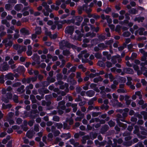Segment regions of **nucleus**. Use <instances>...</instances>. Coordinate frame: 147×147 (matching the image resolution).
Instances as JSON below:
<instances>
[{
	"instance_id": "38",
	"label": "nucleus",
	"mask_w": 147,
	"mask_h": 147,
	"mask_svg": "<svg viewBox=\"0 0 147 147\" xmlns=\"http://www.w3.org/2000/svg\"><path fill=\"white\" fill-rule=\"evenodd\" d=\"M55 125L57 127L58 129H61L63 127V125L61 123H57L55 124Z\"/></svg>"
},
{
	"instance_id": "46",
	"label": "nucleus",
	"mask_w": 147,
	"mask_h": 147,
	"mask_svg": "<svg viewBox=\"0 0 147 147\" xmlns=\"http://www.w3.org/2000/svg\"><path fill=\"white\" fill-rule=\"evenodd\" d=\"M118 84V82L116 81H114V84L111 86V88L112 89H115L117 85Z\"/></svg>"
},
{
	"instance_id": "18",
	"label": "nucleus",
	"mask_w": 147,
	"mask_h": 147,
	"mask_svg": "<svg viewBox=\"0 0 147 147\" xmlns=\"http://www.w3.org/2000/svg\"><path fill=\"white\" fill-rule=\"evenodd\" d=\"M86 94L88 96L92 97L94 95V92L92 90H90L87 91L86 92Z\"/></svg>"
},
{
	"instance_id": "52",
	"label": "nucleus",
	"mask_w": 147,
	"mask_h": 147,
	"mask_svg": "<svg viewBox=\"0 0 147 147\" xmlns=\"http://www.w3.org/2000/svg\"><path fill=\"white\" fill-rule=\"evenodd\" d=\"M88 21L89 20L87 18H86L84 19V22L82 24V28H83L84 26L85 25L87 22H88Z\"/></svg>"
},
{
	"instance_id": "61",
	"label": "nucleus",
	"mask_w": 147,
	"mask_h": 147,
	"mask_svg": "<svg viewBox=\"0 0 147 147\" xmlns=\"http://www.w3.org/2000/svg\"><path fill=\"white\" fill-rule=\"evenodd\" d=\"M65 86H60V88L61 89H64L65 87L66 88H67V89L68 88L69 86L67 84H65Z\"/></svg>"
},
{
	"instance_id": "47",
	"label": "nucleus",
	"mask_w": 147,
	"mask_h": 147,
	"mask_svg": "<svg viewBox=\"0 0 147 147\" xmlns=\"http://www.w3.org/2000/svg\"><path fill=\"white\" fill-rule=\"evenodd\" d=\"M107 22L109 24L111 23L112 22V19L109 18V16H106V19Z\"/></svg>"
},
{
	"instance_id": "34",
	"label": "nucleus",
	"mask_w": 147,
	"mask_h": 147,
	"mask_svg": "<svg viewBox=\"0 0 147 147\" xmlns=\"http://www.w3.org/2000/svg\"><path fill=\"white\" fill-rule=\"evenodd\" d=\"M117 111L122 113V114L123 117H126L127 115V113L122 110H117Z\"/></svg>"
},
{
	"instance_id": "33",
	"label": "nucleus",
	"mask_w": 147,
	"mask_h": 147,
	"mask_svg": "<svg viewBox=\"0 0 147 147\" xmlns=\"http://www.w3.org/2000/svg\"><path fill=\"white\" fill-rule=\"evenodd\" d=\"M14 30V27L13 26H11L10 29L7 30V32L8 33H12L13 32V30Z\"/></svg>"
},
{
	"instance_id": "21",
	"label": "nucleus",
	"mask_w": 147,
	"mask_h": 147,
	"mask_svg": "<svg viewBox=\"0 0 147 147\" xmlns=\"http://www.w3.org/2000/svg\"><path fill=\"white\" fill-rule=\"evenodd\" d=\"M11 107V105L10 104L5 105L4 103L2 104V109H7L10 108Z\"/></svg>"
},
{
	"instance_id": "35",
	"label": "nucleus",
	"mask_w": 147,
	"mask_h": 147,
	"mask_svg": "<svg viewBox=\"0 0 147 147\" xmlns=\"http://www.w3.org/2000/svg\"><path fill=\"white\" fill-rule=\"evenodd\" d=\"M141 69L142 71H145V72L144 73V75L147 77V68L144 67H142L141 68Z\"/></svg>"
},
{
	"instance_id": "25",
	"label": "nucleus",
	"mask_w": 147,
	"mask_h": 147,
	"mask_svg": "<svg viewBox=\"0 0 147 147\" xmlns=\"http://www.w3.org/2000/svg\"><path fill=\"white\" fill-rule=\"evenodd\" d=\"M61 137L64 138L65 139H67L70 137V135L69 133L63 134L61 136Z\"/></svg>"
},
{
	"instance_id": "3",
	"label": "nucleus",
	"mask_w": 147,
	"mask_h": 147,
	"mask_svg": "<svg viewBox=\"0 0 147 147\" xmlns=\"http://www.w3.org/2000/svg\"><path fill=\"white\" fill-rule=\"evenodd\" d=\"M12 98V95L11 93H8L6 96L4 95L2 99L3 101L5 103H7L9 101V100Z\"/></svg>"
},
{
	"instance_id": "37",
	"label": "nucleus",
	"mask_w": 147,
	"mask_h": 147,
	"mask_svg": "<svg viewBox=\"0 0 147 147\" xmlns=\"http://www.w3.org/2000/svg\"><path fill=\"white\" fill-rule=\"evenodd\" d=\"M89 41V40L87 38H85L83 40L84 42V44L82 45V46L84 47H87V45L85 44V43H88Z\"/></svg>"
},
{
	"instance_id": "60",
	"label": "nucleus",
	"mask_w": 147,
	"mask_h": 147,
	"mask_svg": "<svg viewBox=\"0 0 147 147\" xmlns=\"http://www.w3.org/2000/svg\"><path fill=\"white\" fill-rule=\"evenodd\" d=\"M63 54L65 55L68 56L69 54V52L67 50L63 51Z\"/></svg>"
},
{
	"instance_id": "64",
	"label": "nucleus",
	"mask_w": 147,
	"mask_h": 147,
	"mask_svg": "<svg viewBox=\"0 0 147 147\" xmlns=\"http://www.w3.org/2000/svg\"><path fill=\"white\" fill-rule=\"evenodd\" d=\"M33 86L32 84H30L29 86L26 87V90H29V89H32L33 88Z\"/></svg>"
},
{
	"instance_id": "57",
	"label": "nucleus",
	"mask_w": 147,
	"mask_h": 147,
	"mask_svg": "<svg viewBox=\"0 0 147 147\" xmlns=\"http://www.w3.org/2000/svg\"><path fill=\"white\" fill-rule=\"evenodd\" d=\"M89 82H87L86 84L85 85L83 86V88L84 90H87L88 89V86L89 84Z\"/></svg>"
},
{
	"instance_id": "17",
	"label": "nucleus",
	"mask_w": 147,
	"mask_h": 147,
	"mask_svg": "<svg viewBox=\"0 0 147 147\" xmlns=\"http://www.w3.org/2000/svg\"><path fill=\"white\" fill-rule=\"evenodd\" d=\"M65 102L64 101H62L59 103L58 107L63 110H64L65 109V107L64 106Z\"/></svg>"
},
{
	"instance_id": "36",
	"label": "nucleus",
	"mask_w": 147,
	"mask_h": 147,
	"mask_svg": "<svg viewBox=\"0 0 147 147\" xmlns=\"http://www.w3.org/2000/svg\"><path fill=\"white\" fill-rule=\"evenodd\" d=\"M19 2L23 3L24 6H28V3L26 2V0H18Z\"/></svg>"
},
{
	"instance_id": "49",
	"label": "nucleus",
	"mask_w": 147,
	"mask_h": 147,
	"mask_svg": "<svg viewBox=\"0 0 147 147\" xmlns=\"http://www.w3.org/2000/svg\"><path fill=\"white\" fill-rule=\"evenodd\" d=\"M76 115H78L80 116V117H83L84 116V114L82 113L80 111H78L76 113Z\"/></svg>"
},
{
	"instance_id": "54",
	"label": "nucleus",
	"mask_w": 147,
	"mask_h": 147,
	"mask_svg": "<svg viewBox=\"0 0 147 147\" xmlns=\"http://www.w3.org/2000/svg\"><path fill=\"white\" fill-rule=\"evenodd\" d=\"M53 120L55 121H59V118L57 116H54L53 117Z\"/></svg>"
},
{
	"instance_id": "9",
	"label": "nucleus",
	"mask_w": 147,
	"mask_h": 147,
	"mask_svg": "<svg viewBox=\"0 0 147 147\" xmlns=\"http://www.w3.org/2000/svg\"><path fill=\"white\" fill-rule=\"evenodd\" d=\"M83 56L85 58H86L89 56V55L86 53V51H84L81 52V54L79 55H78V57L79 58H80Z\"/></svg>"
},
{
	"instance_id": "50",
	"label": "nucleus",
	"mask_w": 147,
	"mask_h": 147,
	"mask_svg": "<svg viewBox=\"0 0 147 147\" xmlns=\"http://www.w3.org/2000/svg\"><path fill=\"white\" fill-rule=\"evenodd\" d=\"M109 107V106L108 105H103L101 106V108L102 109H105V110H107L108 109Z\"/></svg>"
},
{
	"instance_id": "56",
	"label": "nucleus",
	"mask_w": 147,
	"mask_h": 147,
	"mask_svg": "<svg viewBox=\"0 0 147 147\" xmlns=\"http://www.w3.org/2000/svg\"><path fill=\"white\" fill-rule=\"evenodd\" d=\"M130 35V33L129 32H124L123 35V36L126 37L129 36Z\"/></svg>"
},
{
	"instance_id": "41",
	"label": "nucleus",
	"mask_w": 147,
	"mask_h": 147,
	"mask_svg": "<svg viewBox=\"0 0 147 147\" xmlns=\"http://www.w3.org/2000/svg\"><path fill=\"white\" fill-rule=\"evenodd\" d=\"M102 80V79L100 77L98 78H95L94 79V82H95L96 83L99 81H100Z\"/></svg>"
},
{
	"instance_id": "62",
	"label": "nucleus",
	"mask_w": 147,
	"mask_h": 147,
	"mask_svg": "<svg viewBox=\"0 0 147 147\" xmlns=\"http://www.w3.org/2000/svg\"><path fill=\"white\" fill-rule=\"evenodd\" d=\"M121 29V26L119 25H117L115 28V31L116 32H119L120 31Z\"/></svg>"
},
{
	"instance_id": "13",
	"label": "nucleus",
	"mask_w": 147,
	"mask_h": 147,
	"mask_svg": "<svg viewBox=\"0 0 147 147\" xmlns=\"http://www.w3.org/2000/svg\"><path fill=\"white\" fill-rule=\"evenodd\" d=\"M42 5L47 11L49 12L51 11V10L49 8V6L47 4V3L43 2Z\"/></svg>"
},
{
	"instance_id": "14",
	"label": "nucleus",
	"mask_w": 147,
	"mask_h": 147,
	"mask_svg": "<svg viewBox=\"0 0 147 147\" xmlns=\"http://www.w3.org/2000/svg\"><path fill=\"white\" fill-rule=\"evenodd\" d=\"M138 28L137 26L136 25H134L133 28H131L130 29V31L132 33H133L135 31V34L136 35L138 33V31L137 29Z\"/></svg>"
},
{
	"instance_id": "40",
	"label": "nucleus",
	"mask_w": 147,
	"mask_h": 147,
	"mask_svg": "<svg viewBox=\"0 0 147 147\" xmlns=\"http://www.w3.org/2000/svg\"><path fill=\"white\" fill-rule=\"evenodd\" d=\"M77 105L76 104H73L71 105V107L73 108V112H75L77 110Z\"/></svg>"
},
{
	"instance_id": "7",
	"label": "nucleus",
	"mask_w": 147,
	"mask_h": 147,
	"mask_svg": "<svg viewBox=\"0 0 147 147\" xmlns=\"http://www.w3.org/2000/svg\"><path fill=\"white\" fill-rule=\"evenodd\" d=\"M120 57V56L118 55L113 57L111 59L112 62L115 64L117 62L116 59H117L118 62H119L121 61Z\"/></svg>"
},
{
	"instance_id": "16",
	"label": "nucleus",
	"mask_w": 147,
	"mask_h": 147,
	"mask_svg": "<svg viewBox=\"0 0 147 147\" xmlns=\"http://www.w3.org/2000/svg\"><path fill=\"white\" fill-rule=\"evenodd\" d=\"M20 32L23 35H28L29 34L28 31L25 28L21 29Z\"/></svg>"
},
{
	"instance_id": "19",
	"label": "nucleus",
	"mask_w": 147,
	"mask_h": 147,
	"mask_svg": "<svg viewBox=\"0 0 147 147\" xmlns=\"http://www.w3.org/2000/svg\"><path fill=\"white\" fill-rule=\"evenodd\" d=\"M23 7V5L21 4H17L15 6V9L17 11H20Z\"/></svg>"
},
{
	"instance_id": "32",
	"label": "nucleus",
	"mask_w": 147,
	"mask_h": 147,
	"mask_svg": "<svg viewBox=\"0 0 147 147\" xmlns=\"http://www.w3.org/2000/svg\"><path fill=\"white\" fill-rule=\"evenodd\" d=\"M36 30V34H39L41 33V28L40 27H38L36 28L35 29Z\"/></svg>"
},
{
	"instance_id": "22",
	"label": "nucleus",
	"mask_w": 147,
	"mask_h": 147,
	"mask_svg": "<svg viewBox=\"0 0 147 147\" xmlns=\"http://www.w3.org/2000/svg\"><path fill=\"white\" fill-rule=\"evenodd\" d=\"M117 123L119 125V126L121 127H122L124 129L127 127V125L126 124H124L121 122H120L119 119H117Z\"/></svg>"
},
{
	"instance_id": "31",
	"label": "nucleus",
	"mask_w": 147,
	"mask_h": 147,
	"mask_svg": "<svg viewBox=\"0 0 147 147\" xmlns=\"http://www.w3.org/2000/svg\"><path fill=\"white\" fill-rule=\"evenodd\" d=\"M1 22L2 24H5L7 27H8L10 26L9 23L5 20H3L1 21Z\"/></svg>"
},
{
	"instance_id": "44",
	"label": "nucleus",
	"mask_w": 147,
	"mask_h": 147,
	"mask_svg": "<svg viewBox=\"0 0 147 147\" xmlns=\"http://www.w3.org/2000/svg\"><path fill=\"white\" fill-rule=\"evenodd\" d=\"M89 138V137L88 136H84V137L82 138V143L84 144L86 142V140H87Z\"/></svg>"
},
{
	"instance_id": "28",
	"label": "nucleus",
	"mask_w": 147,
	"mask_h": 147,
	"mask_svg": "<svg viewBox=\"0 0 147 147\" xmlns=\"http://www.w3.org/2000/svg\"><path fill=\"white\" fill-rule=\"evenodd\" d=\"M26 48L25 47H20V50L18 51V53H20L23 51L26 50Z\"/></svg>"
},
{
	"instance_id": "23",
	"label": "nucleus",
	"mask_w": 147,
	"mask_h": 147,
	"mask_svg": "<svg viewBox=\"0 0 147 147\" xmlns=\"http://www.w3.org/2000/svg\"><path fill=\"white\" fill-rule=\"evenodd\" d=\"M8 39H6L3 40L2 42L3 43H6L5 44V46L6 47H7L8 46H11L12 45V42L11 41H10L7 44V42Z\"/></svg>"
},
{
	"instance_id": "30",
	"label": "nucleus",
	"mask_w": 147,
	"mask_h": 147,
	"mask_svg": "<svg viewBox=\"0 0 147 147\" xmlns=\"http://www.w3.org/2000/svg\"><path fill=\"white\" fill-rule=\"evenodd\" d=\"M55 129V128L54 126H52V128H51L52 131L54 133L55 136H57L60 133V132L59 131H57L55 132V131H54Z\"/></svg>"
},
{
	"instance_id": "63",
	"label": "nucleus",
	"mask_w": 147,
	"mask_h": 147,
	"mask_svg": "<svg viewBox=\"0 0 147 147\" xmlns=\"http://www.w3.org/2000/svg\"><path fill=\"white\" fill-rule=\"evenodd\" d=\"M109 124L110 126L112 127L114 126L115 123L114 122L112 121H111L109 122Z\"/></svg>"
},
{
	"instance_id": "24",
	"label": "nucleus",
	"mask_w": 147,
	"mask_h": 147,
	"mask_svg": "<svg viewBox=\"0 0 147 147\" xmlns=\"http://www.w3.org/2000/svg\"><path fill=\"white\" fill-rule=\"evenodd\" d=\"M124 70L125 72L128 74H133L134 73L133 69L130 68L125 69Z\"/></svg>"
},
{
	"instance_id": "5",
	"label": "nucleus",
	"mask_w": 147,
	"mask_h": 147,
	"mask_svg": "<svg viewBox=\"0 0 147 147\" xmlns=\"http://www.w3.org/2000/svg\"><path fill=\"white\" fill-rule=\"evenodd\" d=\"M71 21L69 20H64L60 23L59 22H58L57 24V28L58 29L61 28L62 26V24L67 23V24H70L71 23Z\"/></svg>"
},
{
	"instance_id": "27",
	"label": "nucleus",
	"mask_w": 147,
	"mask_h": 147,
	"mask_svg": "<svg viewBox=\"0 0 147 147\" xmlns=\"http://www.w3.org/2000/svg\"><path fill=\"white\" fill-rule=\"evenodd\" d=\"M144 19V18L143 17L136 18L134 19V21H138V22H142L143 20Z\"/></svg>"
},
{
	"instance_id": "45",
	"label": "nucleus",
	"mask_w": 147,
	"mask_h": 147,
	"mask_svg": "<svg viewBox=\"0 0 147 147\" xmlns=\"http://www.w3.org/2000/svg\"><path fill=\"white\" fill-rule=\"evenodd\" d=\"M128 81L127 83V84L128 86H130L131 85L132 82H131V78L130 77L127 78Z\"/></svg>"
},
{
	"instance_id": "11",
	"label": "nucleus",
	"mask_w": 147,
	"mask_h": 147,
	"mask_svg": "<svg viewBox=\"0 0 147 147\" xmlns=\"http://www.w3.org/2000/svg\"><path fill=\"white\" fill-rule=\"evenodd\" d=\"M45 33L47 35L49 36L51 38L55 39L57 37V34H55L53 35H52L51 32H48L46 29V30L45 31Z\"/></svg>"
},
{
	"instance_id": "15",
	"label": "nucleus",
	"mask_w": 147,
	"mask_h": 147,
	"mask_svg": "<svg viewBox=\"0 0 147 147\" xmlns=\"http://www.w3.org/2000/svg\"><path fill=\"white\" fill-rule=\"evenodd\" d=\"M133 67L134 70L137 72L138 75H140L142 74V72L139 70L138 66L137 65H134L133 66Z\"/></svg>"
},
{
	"instance_id": "6",
	"label": "nucleus",
	"mask_w": 147,
	"mask_h": 147,
	"mask_svg": "<svg viewBox=\"0 0 147 147\" xmlns=\"http://www.w3.org/2000/svg\"><path fill=\"white\" fill-rule=\"evenodd\" d=\"M139 51L143 54V56L141 58V60L142 61H144L146 59L147 57V53L145 52L143 49H140L139 50Z\"/></svg>"
},
{
	"instance_id": "58",
	"label": "nucleus",
	"mask_w": 147,
	"mask_h": 147,
	"mask_svg": "<svg viewBox=\"0 0 147 147\" xmlns=\"http://www.w3.org/2000/svg\"><path fill=\"white\" fill-rule=\"evenodd\" d=\"M5 7L6 9L9 10L11 9L12 7L10 4H7L5 5Z\"/></svg>"
},
{
	"instance_id": "55",
	"label": "nucleus",
	"mask_w": 147,
	"mask_h": 147,
	"mask_svg": "<svg viewBox=\"0 0 147 147\" xmlns=\"http://www.w3.org/2000/svg\"><path fill=\"white\" fill-rule=\"evenodd\" d=\"M137 56V54L135 53H133L132 54L131 56V58L132 60H133Z\"/></svg>"
},
{
	"instance_id": "4",
	"label": "nucleus",
	"mask_w": 147,
	"mask_h": 147,
	"mask_svg": "<svg viewBox=\"0 0 147 147\" xmlns=\"http://www.w3.org/2000/svg\"><path fill=\"white\" fill-rule=\"evenodd\" d=\"M9 68V65L7 63L4 62L3 64L1 65L0 67V70L1 71H4L7 70Z\"/></svg>"
},
{
	"instance_id": "12",
	"label": "nucleus",
	"mask_w": 147,
	"mask_h": 147,
	"mask_svg": "<svg viewBox=\"0 0 147 147\" xmlns=\"http://www.w3.org/2000/svg\"><path fill=\"white\" fill-rule=\"evenodd\" d=\"M62 2H65L66 4H70L71 7H73L75 5V3L73 2H71V0H61Z\"/></svg>"
},
{
	"instance_id": "20",
	"label": "nucleus",
	"mask_w": 147,
	"mask_h": 147,
	"mask_svg": "<svg viewBox=\"0 0 147 147\" xmlns=\"http://www.w3.org/2000/svg\"><path fill=\"white\" fill-rule=\"evenodd\" d=\"M144 30L143 28H141L139 29V34L140 35H146L147 34V32H144Z\"/></svg>"
},
{
	"instance_id": "1",
	"label": "nucleus",
	"mask_w": 147,
	"mask_h": 147,
	"mask_svg": "<svg viewBox=\"0 0 147 147\" xmlns=\"http://www.w3.org/2000/svg\"><path fill=\"white\" fill-rule=\"evenodd\" d=\"M60 48L61 49H63L64 46H65L69 48H72L74 49H76L79 51L81 50L80 48L78 47L73 45L70 44L69 43L66 41L63 40L59 43Z\"/></svg>"
},
{
	"instance_id": "48",
	"label": "nucleus",
	"mask_w": 147,
	"mask_h": 147,
	"mask_svg": "<svg viewBox=\"0 0 147 147\" xmlns=\"http://www.w3.org/2000/svg\"><path fill=\"white\" fill-rule=\"evenodd\" d=\"M36 34H33L32 35V40H34L35 42H37L38 41L37 40L35 39L37 36Z\"/></svg>"
},
{
	"instance_id": "59",
	"label": "nucleus",
	"mask_w": 147,
	"mask_h": 147,
	"mask_svg": "<svg viewBox=\"0 0 147 147\" xmlns=\"http://www.w3.org/2000/svg\"><path fill=\"white\" fill-rule=\"evenodd\" d=\"M13 99L14 101L16 102H18V97L16 95H14L13 97Z\"/></svg>"
},
{
	"instance_id": "26",
	"label": "nucleus",
	"mask_w": 147,
	"mask_h": 147,
	"mask_svg": "<svg viewBox=\"0 0 147 147\" xmlns=\"http://www.w3.org/2000/svg\"><path fill=\"white\" fill-rule=\"evenodd\" d=\"M33 135V131H28L26 134V136L29 138H31Z\"/></svg>"
},
{
	"instance_id": "42",
	"label": "nucleus",
	"mask_w": 147,
	"mask_h": 147,
	"mask_svg": "<svg viewBox=\"0 0 147 147\" xmlns=\"http://www.w3.org/2000/svg\"><path fill=\"white\" fill-rule=\"evenodd\" d=\"M98 47H99L100 50L106 47V46L103 43H100L98 45Z\"/></svg>"
},
{
	"instance_id": "10",
	"label": "nucleus",
	"mask_w": 147,
	"mask_h": 147,
	"mask_svg": "<svg viewBox=\"0 0 147 147\" xmlns=\"http://www.w3.org/2000/svg\"><path fill=\"white\" fill-rule=\"evenodd\" d=\"M5 80L8 79L13 80L14 79L13 76L12 74L9 73L5 76Z\"/></svg>"
},
{
	"instance_id": "53",
	"label": "nucleus",
	"mask_w": 147,
	"mask_h": 147,
	"mask_svg": "<svg viewBox=\"0 0 147 147\" xmlns=\"http://www.w3.org/2000/svg\"><path fill=\"white\" fill-rule=\"evenodd\" d=\"M95 34L93 33H92V34L90 33H88L86 34V36H90L91 37H92L95 36Z\"/></svg>"
},
{
	"instance_id": "29",
	"label": "nucleus",
	"mask_w": 147,
	"mask_h": 147,
	"mask_svg": "<svg viewBox=\"0 0 147 147\" xmlns=\"http://www.w3.org/2000/svg\"><path fill=\"white\" fill-rule=\"evenodd\" d=\"M70 143L72 144H73L75 146H78L79 145V143L78 142L75 143L74 140L73 139H71L69 140Z\"/></svg>"
},
{
	"instance_id": "43",
	"label": "nucleus",
	"mask_w": 147,
	"mask_h": 147,
	"mask_svg": "<svg viewBox=\"0 0 147 147\" xmlns=\"http://www.w3.org/2000/svg\"><path fill=\"white\" fill-rule=\"evenodd\" d=\"M97 135L96 133H92L90 134V136L92 139H94L96 138Z\"/></svg>"
},
{
	"instance_id": "8",
	"label": "nucleus",
	"mask_w": 147,
	"mask_h": 147,
	"mask_svg": "<svg viewBox=\"0 0 147 147\" xmlns=\"http://www.w3.org/2000/svg\"><path fill=\"white\" fill-rule=\"evenodd\" d=\"M74 30V28L72 26H69L67 27L65 29V33L70 34H71Z\"/></svg>"
},
{
	"instance_id": "51",
	"label": "nucleus",
	"mask_w": 147,
	"mask_h": 147,
	"mask_svg": "<svg viewBox=\"0 0 147 147\" xmlns=\"http://www.w3.org/2000/svg\"><path fill=\"white\" fill-rule=\"evenodd\" d=\"M13 47L14 49L18 51L20 50V46L18 45H13Z\"/></svg>"
},
{
	"instance_id": "39",
	"label": "nucleus",
	"mask_w": 147,
	"mask_h": 147,
	"mask_svg": "<svg viewBox=\"0 0 147 147\" xmlns=\"http://www.w3.org/2000/svg\"><path fill=\"white\" fill-rule=\"evenodd\" d=\"M129 12L131 13L135 14L137 13V11L134 8L132 9L129 11Z\"/></svg>"
},
{
	"instance_id": "2",
	"label": "nucleus",
	"mask_w": 147,
	"mask_h": 147,
	"mask_svg": "<svg viewBox=\"0 0 147 147\" xmlns=\"http://www.w3.org/2000/svg\"><path fill=\"white\" fill-rule=\"evenodd\" d=\"M83 18L82 17L78 16L76 17H74L73 20L70 21L71 23L74 22L77 25L79 26L80 25V22L82 21Z\"/></svg>"
}]
</instances>
